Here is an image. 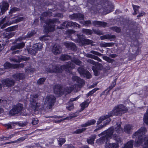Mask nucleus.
<instances>
[{
    "label": "nucleus",
    "mask_w": 148,
    "mask_h": 148,
    "mask_svg": "<svg viewBox=\"0 0 148 148\" xmlns=\"http://www.w3.org/2000/svg\"><path fill=\"white\" fill-rule=\"evenodd\" d=\"M101 12H102L103 14H106L108 13L111 12V10H109L107 9V8L105 7V8H102L100 9Z\"/></svg>",
    "instance_id": "nucleus-35"
},
{
    "label": "nucleus",
    "mask_w": 148,
    "mask_h": 148,
    "mask_svg": "<svg viewBox=\"0 0 148 148\" xmlns=\"http://www.w3.org/2000/svg\"><path fill=\"white\" fill-rule=\"evenodd\" d=\"M122 131V128L120 127V125H118L115 128L111 127L98 135L99 136L101 135L103 136L97 140V142L98 144H101L107 143L111 138H112L117 143H108L106 145L105 148H119L118 143H120L121 140L118 134Z\"/></svg>",
    "instance_id": "nucleus-1"
},
{
    "label": "nucleus",
    "mask_w": 148,
    "mask_h": 148,
    "mask_svg": "<svg viewBox=\"0 0 148 148\" xmlns=\"http://www.w3.org/2000/svg\"><path fill=\"white\" fill-rule=\"evenodd\" d=\"M75 66V64L71 62L66 63L65 65L60 66L50 64L46 68V71L47 72L57 73L60 72L63 70L68 71L69 69H74Z\"/></svg>",
    "instance_id": "nucleus-4"
},
{
    "label": "nucleus",
    "mask_w": 148,
    "mask_h": 148,
    "mask_svg": "<svg viewBox=\"0 0 148 148\" xmlns=\"http://www.w3.org/2000/svg\"><path fill=\"white\" fill-rule=\"evenodd\" d=\"M42 47V45L40 43H36L34 45L32 48L28 49V53L32 55H35L38 51L40 50Z\"/></svg>",
    "instance_id": "nucleus-9"
},
{
    "label": "nucleus",
    "mask_w": 148,
    "mask_h": 148,
    "mask_svg": "<svg viewBox=\"0 0 148 148\" xmlns=\"http://www.w3.org/2000/svg\"><path fill=\"white\" fill-rule=\"evenodd\" d=\"M133 52L135 53V54L137 55L139 52V49L137 46H134L133 47Z\"/></svg>",
    "instance_id": "nucleus-48"
},
{
    "label": "nucleus",
    "mask_w": 148,
    "mask_h": 148,
    "mask_svg": "<svg viewBox=\"0 0 148 148\" xmlns=\"http://www.w3.org/2000/svg\"><path fill=\"white\" fill-rule=\"evenodd\" d=\"M4 66L5 69H8L12 67V65L10 63L6 62L4 64Z\"/></svg>",
    "instance_id": "nucleus-52"
},
{
    "label": "nucleus",
    "mask_w": 148,
    "mask_h": 148,
    "mask_svg": "<svg viewBox=\"0 0 148 148\" xmlns=\"http://www.w3.org/2000/svg\"><path fill=\"white\" fill-rule=\"evenodd\" d=\"M92 69L94 72L95 75V76H97L99 75V71L97 70L95 66H92Z\"/></svg>",
    "instance_id": "nucleus-49"
},
{
    "label": "nucleus",
    "mask_w": 148,
    "mask_h": 148,
    "mask_svg": "<svg viewBox=\"0 0 148 148\" xmlns=\"http://www.w3.org/2000/svg\"><path fill=\"white\" fill-rule=\"evenodd\" d=\"M133 126L130 124L126 125L124 127V131L126 133L129 134L132 130Z\"/></svg>",
    "instance_id": "nucleus-22"
},
{
    "label": "nucleus",
    "mask_w": 148,
    "mask_h": 148,
    "mask_svg": "<svg viewBox=\"0 0 148 148\" xmlns=\"http://www.w3.org/2000/svg\"><path fill=\"white\" fill-rule=\"evenodd\" d=\"M72 79L74 81H76L77 83L74 86L76 89H78V88H81L83 84L84 83V81L82 79L76 76H73Z\"/></svg>",
    "instance_id": "nucleus-10"
},
{
    "label": "nucleus",
    "mask_w": 148,
    "mask_h": 148,
    "mask_svg": "<svg viewBox=\"0 0 148 148\" xmlns=\"http://www.w3.org/2000/svg\"><path fill=\"white\" fill-rule=\"evenodd\" d=\"M19 9L17 8L16 7H14L12 8L9 12L10 14H12V13L15 12L16 11L19 10Z\"/></svg>",
    "instance_id": "nucleus-51"
},
{
    "label": "nucleus",
    "mask_w": 148,
    "mask_h": 148,
    "mask_svg": "<svg viewBox=\"0 0 148 148\" xmlns=\"http://www.w3.org/2000/svg\"><path fill=\"white\" fill-rule=\"evenodd\" d=\"M8 7L9 4L7 2H3L1 3L0 8L2 14H3L8 9Z\"/></svg>",
    "instance_id": "nucleus-14"
},
{
    "label": "nucleus",
    "mask_w": 148,
    "mask_h": 148,
    "mask_svg": "<svg viewBox=\"0 0 148 148\" xmlns=\"http://www.w3.org/2000/svg\"><path fill=\"white\" fill-rule=\"evenodd\" d=\"M78 115L77 113H75L74 114H72L69 117H67L65 118V119H69L73 118L76 117Z\"/></svg>",
    "instance_id": "nucleus-47"
},
{
    "label": "nucleus",
    "mask_w": 148,
    "mask_h": 148,
    "mask_svg": "<svg viewBox=\"0 0 148 148\" xmlns=\"http://www.w3.org/2000/svg\"><path fill=\"white\" fill-rule=\"evenodd\" d=\"M18 27V25H16L15 26L9 27L5 29L4 30L6 32H11L15 31L17 29Z\"/></svg>",
    "instance_id": "nucleus-28"
},
{
    "label": "nucleus",
    "mask_w": 148,
    "mask_h": 148,
    "mask_svg": "<svg viewBox=\"0 0 148 148\" xmlns=\"http://www.w3.org/2000/svg\"><path fill=\"white\" fill-rule=\"evenodd\" d=\"M59 23L60 21L58 19L54 18L49 19L47 22V25L48 26L45 28L44 31L46 32L53 31L55 29V27L54 24Z\"/></svg>",
    "instance_id": "nucleus-5"
},
{
    "label": "nucleus",
    "mask_w": 148,
    "mask_h": 148,
    "mask_svg": "<svg viewBox=\"0 0 148 148\" xmlns=\"http://www.w3.org/2000/svg\"><path fill=\"white\" fill-rule=\"evenodd\" d=\"M23 39V37H21L16 39L13 42V44H14L15 43H16V45L12 46L11 47V49L12 50H14L16 49H20L23 48L25 45L24 42H21Z\"/></svg>",
    "instance_id": "nucleus-7"
},
{
    "label": "nucleus",
    "mask_w": 148,
    "mask_h": 148,
    "mask_svg": "<svg viewBox=\"0 0 148 148\" xmlns=\"http://www.w3.org/2000/svg\"><path fill=\"white\" fill-rule=\"evenodd\" d=\"M82 32L83 33L88 35L91 34L92 33L91 30L86 29H82Z\"/></svg>",
    "instance_id": "nucleus-32"
},
{
    "label": "nucleus",
    "mask_w": 148,
    "mask_h": 148,
    "mask_svg": "<svg viewBox=\"0 0 148 148\" xmlns=\"http://www.w3.org/2000/svg\"><path fill=\"white\" fill-rule=\"evenodd\" d=\"M67 23V21L64 22L60 26H58L57 27V29H62L65 28L67 27H66V25Z\"/></svg>",
    "instance_id": "nucleus-40"
},
{
    "label": "nucleus",
    "mask_w": 148,
    "mask_h": 148,
    "mask_svg": "<svg viewBox=\"0 0 148 148\" xmlns=\"http://www.w3.org/2000/svg\"><path fill=\"white\" fill-rule=\"evenodd\" d=\"M38 123V119H32V123L34 125H36Z\"/></svg>",
    "instance_id": "nucleus-64"
},
{
    "label": "nucleus",
    "mask_w": 148,
    "mask_h": 148,
    "mask_svg": "<svg viewBox=\"0 0 148 148\" xmlns=\"http://www.w3.org/2000/svg\"><path fill=\"white\" fill-rule=\"evenodd\" d=\"M35 34L36 32L35 31H32L27 33L26 36L28 38H30L34 35Z\"/></svg>",
    "instance_id": "nucleus-43"
},
{
    "label": "nucleus",
    "mask_w": 148,
    "mask_h": 148,
    "mask_svg": "<svg viewBox=\"0 0 148 148\" xmlns=\"http://www.w3.org/2000/svg\"><path fill=\"white\" fill-rule=\"evenodd\" d=\"M38 95L37 94L31 95L30 97L31 104L36 102V99L38 97Z\"/></svg>",
    "instance_id": "nucleus-26"
},
{
    "label": "nucleus",
    "mask_w": 148,
    "mask_h": 148,
    "mask_svg": "<svg viewBox=\"0 0 148 148\" xmlns=\"http://www.w3.org/2000/svg\"><path fill=\"white\" fill-rule=\"evenodd\" d=\"M86 130V128H82L81 129H78L76 130L74 132L76 134H79L82 133L83 131H85Z\"/></svg>",
    "instance_id": "nucleus-59"
},
{
    "label": "nucleus",
    "mask_w": 148,
    "mask_h": 148,
    "mask_svg": "<svg viewBox=\"0 0 148 148\" xmlns=\"http://www.w3.org/2000/svg\"><path fill=\"white\" fill-rule=\"evenodd\" d=\"M39 38L40 40L42 41H45L49 39L48 37L46 36H43L40 37Z\"/></svg>",
    "instance_id": "nucleus-60"
},
{
    "label": "nucleus",
    "mask_w": 148,
    "mask_h": 148,
    "mask_svg": "<svg viewBox=\"0 0 148 148\" xmlns=\"http://www.w3.org/2000/svg\"><path fill=\"white\" fill-rule=\"evenodd\" d=\"M46 79V78L45 77L40 78L38 80L37 84L39 85H42L44 84Z\"/></svg>",
    "instance_id": "nucleus-38"
},
{
    "label": "nucleus",
    "mask_w": 148,
    "mask_h": 148,
    "mask_svg": "<svg viewBox=\"0 0 148 148\" xmlns=\"http://www.w3.org/2000/svg\"><path fill=\"white\" fill-rule=\"evenodd\" d=\"M64 45L68 48L71 50L75 51L77 49L76 47L75 44L72 42H65Z\"/></svg>",
    "instance_id": "nucleus-18"
},
{
    "label": "nucleus",
    "mask_w": 148,
    "mask_h": 148,
    "mask_svg": "<svg viewBox=\"0 0 148 148\" xmlns=\"http://www.w3.org/2000/svg\"><path fill=\"white\" fill-rule=\"evenodd\" d=\"M81 23L84 25L88 26L90 25L91 24V21L90 20L83 21H82Z\"/></svg>",
    "instance_id": "nucleus-39"
},
{
    "label": "nucleus",
    "mask_w": 148,
    "mask_h": 148,
    "mask_svg": "<svg viewBox=\"0 0 148 148\" xmlns=\"http://www.w3.org/2000/svg\"><path fill=\"white\" fill-rule=\"evenodd\" d=\"M89 104V103L88 102V101L87 100L82 103L80 104V106L81 107V111L83 110L85 108L87 107L88 106Z\"/></svg>",
    "instance_id": "nucleus-29"
},
{
    "label": "nucleus",
    "mask_w": 148,
    "mask_h": 148,
    "mask_svg": "<svg viewBox=\"0 0 148 148\" xmlns=\"http://www.w3.org/2000/svg\"><path fill=\"white\" fill-rule=\"evenodd\" d=\"M71 61L72 62L78 65H80L82 63V62L79 60L75 58H71Z\"/></svg>",
    "instance_id": "nucleus-30"
},
{
    "label": "nucleus",
    "mask_w": 148,
    "mask_h": 148,
    "mask_svg": "<svg viewBox=\"0 0 148 148\" xmlns=\"http://www.w3.org/2000/svg\"><path fill=\"white\" fill-rule=\"evenodd\" d=\"M132 6L134 11V12L133 13V14L134 15H136L138 12V9L139 8V6L133 4L132 5Z\"/></svg>",
    "instance_id": "nucleus-36"
},
{
    "label": "nucleus",
    "mask_w": 148,
    "mask_h": 148,
    "mask_svg": "<svg viewBox=\"0 0 148 148\" xmlns=\"http://www.w3.org/2000/svg\"><path fill=\"white\" fill-rule=\"evenodd\" d=\"M103 59L109 63H112L114 61V59L110 58L109 57H108L107 56H103Z\"/></svg>",
    "instance_id": "nucleus-37"
},
{
    "label": "nucleus",
    "mask_w": 148,
    "mask_h": 148,
    "mask_svg": "<svg viewBox=\"0 0 148 148\" xmlns=\"http://www.w3.org/2000/svg\"><path fill=\"white\" fill-rule=\"evenodd\" d=\"M6 17H4L0 21L1 28L3 29L9 25L8 23L6 21Z\"/></svg>",
    "instance_id": "nucleus-19"
},
{
    "label": "nucleus",
    "mask_w": 148,
    "mask_h": 148,
    "mask_svg": "<svg viewBox=\"0 0 148 148\" xmlns=\"http://www.w3.org/2000/svg\"><path fill=\"white\" fill-rule=\"evenodd\" d=\"M96 122V121L94 119L88 120L86 123L81 125L82 127H87L92 125L94 124Z\"/></svg>",
    "instance_id": "nucleus-20"
},
{
    "label": "nucleus",
    "mask_w": 148,
    "mask_h": 148,
    "mask_svg": "<svg viewBox=\"0 0 148 148\" xmlns=\"http://www.w3.org/2000/svg\"><path fill=\"white\" fill-rule=\"evenodd\" d=\"M7 101L5 100H2L0 99V106H4L6 103Z\"/></svg>",
    "instance_id": "nucleus-62"
},
{
    "label": "nucleus",
    "mask_w": 148,
    "mask_h": 148,
    "mask_svg": "<svg viewBox=\"0 0 148 148\" xmlns=\"http://www.w3.org/2000/svg\"><path fill=\"white\" fill-rule=\"evenodd\" d=\"M77 13L74 14L72 15H70L69 17L71 20H77Z\"/></svg>",
    "instance_id": "nucleus-44"
},
{
    "label": "nucleus",
    "mask_w": 148,
    "mask_h": 148,
    "mask_svg": "<svg viewBox=\"0 0 148 148\" xmlns=\"http://www.w3.org/2000/svg\"><path fill=\"white\" fill-rule=\"evenodd\" d=\"M83 75L86 76L87 78H90L91 77V74L88 71H86L85 74H84Z\"/></svg>",
    "instance_id": "nucleus-61"
},
{
    "label": "nucleus",
    "mask_w": 148,
    "mask_h": 148,
    "mask_svg": "<svg viewBox=\"0 0 148 148\" xmlns=\"http://www.w3.org/2000/svg\"><path fill=\"white\" fill-rule=\"evenodd\" d=\"M56 101V98L53 95L47 96L46 98L44 104L47 109H50Z\"/></svg>",
    "instance_id": "nucleus-6"
},
{
    "label": "nucleus",
    "mask_w": 148,
    "mask_h": 148,
    "mask_svg": "<svg viewBox=\"0 0 148 148\" xmlns=\"http://www.w3.org/2000/svg\"><path fill=\"white\" fill-rule=\"evenodd\" d=\"M75 32V31L72 29H68L66 31V33L68 35L74 33Z\"/></svg>",
    "instance_id": "nucleus-63"
},
{
    "label": "nucleus",
    "mask_w": 148,
    "mask_h": 148,
    "mask_svg": "<svg viewBox=\"0 0 148 148\" xmlns=\"http://www.w3.org/2000/svg\"><path fill=\"white\" fill-rule=\"evenodd\" d=\"M31 104L32 109L34 110V111L39 110V108L40 105V103H36V102H35Z\"/></svg>",
    "instance_id": "nucleus-21"
},
{
    "label": "nucleus",
    "mask_w": 148,
    "mask_h": 148,
    "mask_svg": "<svg viewBox=\"0 0 148 148\" xmlns=\"http://www.w3.org/2000/svg\"><path fill=\"white\" fill-rule=\"evenodd\" d=\"M71 58V57L70 56L65 54L62 55L60 58V60H68Z\"/></svg>",
    "instance_id": "nucleus-31"
},
{
    "label": "nucleus",
    "mask_w": 148,
    "mask_h": 148,
    "mask_svg": "<svg viewBox=\"0 0 148 148\" xmlns=\"http://www.w3.org/2000/svg\"><path fill=\"white\" fill-rule=\"evenodd\" d=\"M86 62L94 65H96L97 64L94 61L90 59H88L87 60Z\"/></svg>",
    "instance_id": "nucleus-58"
},
{
    "label": "nucleus",
    "mask_w": 148,
    "mask_h": 148,
    "mask_svg": "<svg viewBox=\"0 0 148 148\" xmlns=\"http://www.w3.org/2000/svg\"><path fill=\"white\" fill-rule=\"evenodd\" d=\"M54 93L57 95H61L63 94V88L60 85H57L55 86L54 88Z\"/></svg>",
    "instance_id": "nucleus-12"
},
{
    "label": "nucleus",
    "mask_w": 148,
    "mask_h": 148,
    "mask_svg": "<svg viewBox=\"0 0 148 148\" xmlns=\"http://www.w3.org/2000/svg\"><path fill=\"white\" fill-rule=\"evenodd\" d=\"M147 130L145 127H141L133 134L132 137L136 138L135 145L136 146L141 145L143 148H148V138L145 135Z\"/></svg>",
    "instance_id": "nucleus-2"
},
{
    "label": "nucleus",
    "mask_w": 148,
    "mask_h": 148,
    "mask_svg": "<svg viewBox=\"0 0 148 148\" xmlns=\"http://www.w3.org/2000/svg\"><path fill=\"white\" fill-rule=\"evenodd\" d=\"M96 135H93L87 139V142L90 144H92L94 143V141L95 139L96 138Z\"/></svg>",
    "instance_id": "nucleus-25"
},
{
    "label": "nucleus",
    "mask_w": 148,
    "mask_h": 148,
    "mask_svg": "<svg viewBox=\"0 0 148 148\" xmlns=\"http://www.w3.org/2000/svg\"><path fill=\"white\" fill-rule=\"evenodd\" d=\"M116 79H115L114 81L112 82L111 85L109 86L108 87V88L109 89V91L111 90L115 86L116 84Z\"/></svg>",
    "instance_id": "nucleus-50"
},
{
    "label": "nucleus",
    "mask_w": 148,
    "mask_h": 148,
    "mask_svg": "<svg viewBox=\"0 0 148 148\" xmlns=\"http://www.w3.org/2000/svg\"><path fill=\"white\" fill-rule=\"evenodd\" d=\"M12 77L16 81H19L24 79L25 77V75L23 73H18L12 75Z\"/></svg>",
    "instance_id": "nucleus-17"
},
{
    "label": "nucleus",
    "mask_w": 148,
    "mask_h": 148,
    "mask_svg": "<svg viewBox=\"0 0 148 148\" xmlns=\"http://www.w3.org/2000/svg\"><path fill=\"white\" fill-rule=\"evenodd\" d=\"M23 19V18L22 17H18L17 18L15 19V21L13 22H12L11 23H14L18 22L21 21H22Z\"/></svg>",
    "instance_id": "nucleus-53"
},
{
    "label": "nucleus",
    "mask_w": 148,
    "mask_h": 148,
    "mask_svg": "<svg viewBox=\"0 0 148 148\" xmlns=\"http://www.w3.org/2000/svg\"><path fill=\"white\" fill-rule=\"evenodd\" d=\"M77 20H83L84 19V16L83 14L77 13Z\"/></svg>",
    "instance_id": "nucleus-56"
},
{
    "label": "nucleus",
    "mask_w": 148,
    "mask_h": 148,
    "mask_svg": "<svg viewBox=\"0 0 148 148\" xmlns=\"http://www.w3.org/2000/svg\"><path fill=\"white\" fill-rule=\"evenodd\" d=\"M23 108V105L21 103H18L13 106L10 111V114L12 115L18 114L21 112Z\"/></svg>",
    "instance_id": "nucleus-8"
},
{
    "label": "nucleus",
    "mask_w": 148,
    "mask_h": 148,
    "mask_svg": "<svg viewBox=\"0 0 148 148\" xmlns=\"http://www.w3.org/2000/svg\"><path fill=\"white\" fill-rule=\"evenodd\" d=\"M58 141L59 145L61 146L65 142V140L64 138H61L60 137L58 138Z\"/></svg>",
    "instance_id": "nucleus-41"
},
{
    "label": "nucleus",
    "mask_w": 148,
    "mask_h": 148,
    "mask_svg": "<svg viewBox=\"0 0 148 148\" xmlns=\"http://www.w3.org/2000/svg\"><path fill=\"white\" fill-rule=\"evenodd\" d=\"M115 36L111 34H106L100 37V38L101 40H103L106 39H110L114 38Z\"/></svg>",
    "instance_id": "nucleus-23"
},
{
    "label": "nucleus",
    "mask_w": 148,
    "mask_h": 148,
    "mask_svg": "<svg viewBox=\"0 0 148 148\" xmlns=\"http://www.w3.org/2000/svg\"><path fill=\"white\" fill-rule=\"evenodd\" d=\"M74 25V22L72 21H67V24L66 25V27L67 28L68 27H73Z\"/></svg>",
    "instance_id": "nucleus-54"
},
{
    "label": "nucleus",
    "mask_w": 148,
    "mask_h": 148,
    "mask_svg": "<svg viewBox=\"0 0 148 148\" xmlns=\"http://www.w3.org/2000/svg\"><path fill=\"white\" fill-rule=\"evenodd\" d=\"M99 89V88H95L93 89L92 90L90 91L87 94V96L88 97L89 96L91 95L94 93H95L96 91L98 90Z\"/></svg>",
    "instance_id": "nucleus-46"
},
{
    "label": "nucleus",
    "mask_w": 148,
    "mask_h": 148,
    "mask_svg": "<svg viewBox=\"0 0 148 148\" xmlns=\"http://www.w3.org/2000/svg\"><path fill=\"white\" fill-rule=\"evenodd\" d=\"M61 51V48L59 45L55 44L53 46L52 52L55 55L60 54Z\"/></svg>",
    "instance_id": "nucleus-13"
},
{
    "label": "nucleus",
    "mask_w": 148,
    "mask_h": 148,
    "mask_svg": "<svg viewBox=\"0 0 148 148\" xmlns=\"http://www.w3.org/2000/svg\"><path fill=\"white\" fill-rule=\"evenodd\" d=\"M78 71L79 73L83 75L85 74V72H86L84 69V66H82L79 67L78 69Z\"/></svg>",
    "instance_id": "nucleus-33"
},
{
    "label": "nucleus",
    "mask_w": 148,
    "mask_h": 148,
    "mask_svg": "<svg viewBox=\"0 0 148 148\" xmlns=\"http://www.w3.org/2000/svg\"><path fill=\"white\" fill-rule=\"evenodd\" d=\"M127 110V108L123 104H120L115 106L114 109L108 115L102 116L97 121V124H100L103 121L106 119L108 118L114 116H121L123 114L126 113Z\"/></svg>",
    "instance_id": "nucleus-3"
},
{
    "label": "nucleus",
    "mask_w": 148,
    "mask_h": 148,
    "mask_svg": "<svg viewBox=\"0 0 148 148\" xmlns=\"http://www.w3.org/2000/svg\"><path fill=\"white\" fill-rule=\"evenodd\" d=\"M92 24L94 26L98 27H106L107 25V23L100 21H95L92 22Z\"/></svg>",
    "instance_id": "nucleus-16"
},
{
    "label": "nucleus",
    "mask_w": 148,
    "mask_h": 148,
    "mask_svg": "<svg viewBox=\"0 0 148 148\" xmlns=\"http://www.w3.org/2000/svg\"><path fill=\"white\" fill-rule=\"evenodd\" d=\"M114 43L113 42L105 43H101L100 46L102 47H111L113 45Z\"/></svg>",
    "instance_id": "nucleus-34"
},
{
    "label": "nucleus",
    "mask_w": 148,
    "mask_h": 148,
    "mask_svg": "<svg viewBox=\"0 0 148 148\" xmlns=\"http://www.w3.org/2000/svg\"><path fill=\"white\" fill-rule=\"evenodd\" d=\"M93 30L94 32L96 34L99 35H102L103 34L102 32L100 30L97 29H93Z\"/></svg>",
    "instance_id": "nucleus-57"
},
{
    "label": "nucleus",
    "mask_w": 148,
    "mask_h": 148,
    "mask_svg": "<svg viewBox=\"0 0 148 148\" xmlns=\"http://www.w3.org/2000/svg\"><path fill=\"white\" fill-rule=\"evenodd\" d=\"M134 141L130 140L126 143L124 145L123 148H132Z\"/></svg>",
    "instance_id": "nucleus-27"
},
{
    "label": "nucleus",
    "mask_w": 148,
    "mask_h": 148,
    "mask_svg": "<svg viewBox=\"0 0 148 148\" xmlns=\"http://www.w3.org/2000/svg\"><path fill=\"white\" fill-rule=\"evenodd\" d=\"M75 88L74 86H71V87H66L65 88H63L64 92L63 93L67 94L70 93Z\"/></svg>",
    "instance_id": "nucleus-24"
},
{
    "label": "nucleus",
    "mask_w": 148,
    "mask_h": 148,
    "mask_svg": "<svg viewBox=\"0 0 148 148\" xmlns=\"http://www.w3.org/2000/svg\"><path fill=\"white\" fill-rule=\"evenodd\" d=\"M82 36L83 35H77V37L79 39V41L81 42L84 45H89L93 43L92 41L91 40L87 39L81 38V36Z\"/></svg>",
    "instance_id": "nucleus-15"
},
{
    "label": "nucleus",
    "mask_w": 148,
    "mask_h": 148,
    "mask_svg": "<svg viewBox=\"0 0 148 148\" xmlns=\"http://www.w3.org/2000/svg\"><path fill=\"white\" fill-rule=\"evenodd\" d=\"M2 84L6 86L11 87L14 85L15 83V81L10 79L7 78L3 80L2 81Z\"/></svg>",
    "instance_id": "nucleus-11"
},
{
    "label": "nucleus",
    "mask_w": 148,
    "mask_h": 148,
    "mask_svg": "<svg viewBox=\"0 0 148 148\" xmlns=\"http://www.w3.org/2000/svg\"><path fill=\"white\" fill-rule=\"evenodd\" d=\"M14 32H9L5 34V37L8 38H10L14 36Z\"/></svg>",
    "instance_id": "nucleus-45"
},
{
    "label": "nucleus",
    "mask_w": 148,
    "mask_h": 148,
    "mask_svg": "<svg viewBox=\"0 0 148 148\" xmlns=\"http://www.w3.org/2000/svg\"><path fill=\"white\" fill-rule=\"evenodd\" d=\"M90 53L92 54H93L96 55H97L99 56H101L103 55V54H101L100 53L97 51H95L93 50H92L90 51Z\"/></svg>",
    "instance_id": "nucleus-55"
},
{
    "label": "nucleus",
    "mask_w": 148,
    "mask_h": 148,
    "mask_svg": "<svg viewBox=\"0 0 148 148\" xmlns=\"http://www.w3.org/2000/svg\"><path fill=\"white\" fill-rule=\"evenodd\" d=\"M110 29L112 30L115 31L117 33H120L121 32L120 28L117 27H110Z\"/></svg>",
    "instance_id": "nucleus-42"
}]
</instances>
